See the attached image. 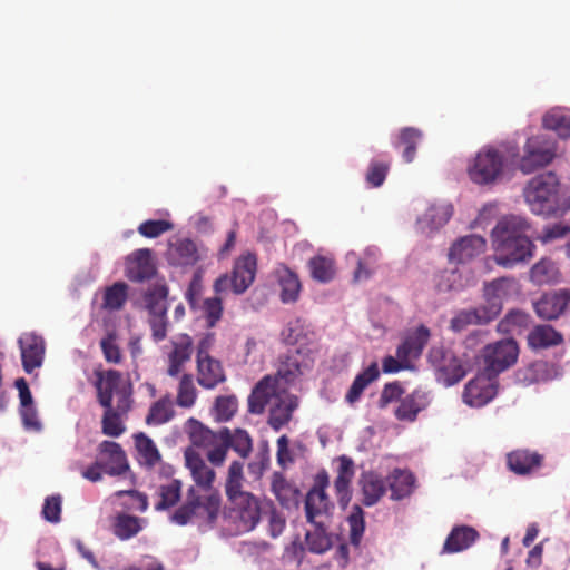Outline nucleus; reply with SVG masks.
<instances>
[{"label":"nucleus","mask_w":570,"mask_h":570,"mask_svg":"<svg viewBox=\"0 0 570 570\" xmlns=\"http://www.w3.org/2000/svg\"><path fill=\"white\" fill-rule=\"evenodd\" d=\"M177 404L180 407H191L196 401V389L190 374H184L178 385Z\"/></svg>","instance_id":"55"},{"label":"nucleus","mask_w":570,"mask_h":570,"mask_svg":"<svg viewBox=\"0 0 570 570\" xmlns=\"http://www.w3.org/2000/svg\"><path fill=\"white\" fill-rule=\"evenodd\" d=\"M271 489L282 508L289 511L298 509L301 491L282 472L273 473Z\"/></svg>","instance_id":"21"},{"label":"nucleus","mask_w":570,"mask_h":570,"mask_svg":"<svg viewBox=\"0 0 570 570\" xmlns=\"http://www.w3.org/2000/svg\"><path fill=\"white\" fill-rule=\"evenodd\" d=\"M556 156V141L548 134H540L527 139L524 155L519 157L520 169L530 174L539 167L547 166Z\"/></svg>","instance_id":"7"},{"label":"nucleus","mask_w":570,"mask_h":570,"mask_svg":"<svg viewBox=\"0 0 570 570\" xmlns=\"http://www.w3.org/2000/svg\"><path fill=\"white\" fill-rule=\"evenodd\" d=\"M470 325H481L473 307L460 309L450 322V328L455 333L465 331Z\"/></svg>","instance_id":"58"},{"label":"nucleus","mask_w":570,"mask_h":570,"mask_svg":"<svg viewBox=\"0 0 570 570\" xmlns=\"http://www.w3.org/2000/svg\"><path fill=\"white\" fill-rule=\"evenodd\" d=\"M470 325H481L473 307L460 309L450 322V328L455 333L465 331Z\"/></svg>","instance_id":"59"},{"label":"nucleus","mask_w":570,"mask_h":570,"mask_svg":"<svg viewBox=\"0 0 570 570\" xmlns=\"http://www.w3.org/2000/svg\"><path fill=\"white\" fill-rule=\"evenodd\" d=\"M519 356V346L513 338H503L488 344L482 350L483 371L492 377L510 368Z\"/></svg>","instance_id":"5"},{"label":"nucleus","mask_w":570,"mask_h":570,"mask_svg":"<svg viewBox=\"0 0 570 570\" xmlns=\"http://www.w3.org/2000/svg\"><path fill=\"white\" fill-rule=\"evenodd\" d=\"M281 299L283 303H294L297 301L301 291V283L295 273L285 268L279 274Z\"/></svg>","instance_id":"46"},{"label":"nucleus","mask_w":570,"mask_h":570,"mask_svg":"<svg viewBox=\"0 0 570 570\" xmlns=\"http://www.w3.org/2000/svg\"><path fill=\"white\" fill-rule=\"evenodd\" d=\"M239 507V519L247 530H253L259 522L262 514L265 513L267 507L261 500L249 492L239 494L237 502Z\"/></svg>","instance_id":"25"},{"label":"nucleus","mask_w":570,"mask_h":570,"mask_svg":"<svg viewBox=\"0 0 570 570\" xmlns=\"http://www.w3.org/2000/svg\"><path fill=\"white\" fill-rule=\"evenodd\" d=\"M312 525L314 527V531H307L305 534L306 546L313 553H325L333 544L332 538L327 532L328 525L326 522H317Z\"/></svg>","instance_id":"40"},{"label":"nucleus","mask_w":570,"mask_h":570,"mask_svg":"<svg viewBox=\"0 0 570 570\" xmlns=\"http://www.w3.org/2000/svg\"><path fill=\"white\" fill-rule=\"evenodd\" d=\"M517 282L513 277H500L484 284L483 302L473 307L479 323L487 325L494 321L502 311L503 298L514 292Z\"/></svg>","instance_id":"4"},{"label":"nucleus","mask_w":570,"mask_h":570,"mask_svg":"<svg viewBox=\"0 0 570 570\" xmlns=\"http://www.w3.org/2000/svg\"><path fill=\"white\" fill-rule=\"evenodd\" d=\"M181 481L173 479L167 484L159 487V502L155 505L157 511H166L176 505L181 498Z\"/></svg>","instance_id":"45"},{"label":"nucleus","mask_w":570,"mask_h":570,"mask_svg":"<svg viewBox=\"0 0 570 570\" xmlns=\"http://www.w3.org/2000/svg\"><path fill=\"white\" fill-rule=\"evenodd\" d=\"M423 134L415 127H404L400 130L396 137H392V145L397 148L400 145H404L402 157L407 164L412 163L416 156V149L421 142Z\"/></svg>","instance_id":"36"},{"label":"nucleus","mask_w":570,"mask_h":570,"mask_svg":"<svg viewBox=\"0 0 570 570\" xmlns=\"http://www.w3.org/2000/svg\"><path fill=\"white\" fill-rule=\"evenodd\" d=\"M480 538L479 532L471 525H454L448 534L442 553H459L471 548Z\"/></svg>","instance_id":"20"},{"label":"nucleus","mask_w":570,"mask_h":570,"mask_svg":"<svg viewBox=\"0 0 570 570\" xmlns=\"http://www.w3.org/2000/svg\"><path fill=\"white\" fill-rule=\"evenodd\" d=\"M174 414L169 397L164 396L151 404L146 416V423L155 426L163 425L169 422Z\"/></svg>","instance_id":"44"},{"label":"nucleus","mask_w":570,"mask_h":570,"mask_svg":"<svg viewBox=\"0 0 570 570\" xmlns=\"http://www.w3.org/2000/svg\"><path fill=\"white\" fill-rule=\"evenodd\" d=\"M174 348L168 355L169 366L167 373L169 376H177L183 365L189 361L191 356L193 341L189 335L183 334L179 342H174Z\"/></svg>","instance_id":"38"},{"label":"nucleus","mask_w":570,"mask_h":570,"mask_svg":"<svg viewBox=\"0 0 570 570\" xmlns=\"http://www.w3.org/2000/svg\"><path fill=\"white\" fill-rule=\"evenodd\" d=\"M386 481L391 499L401 501L412 493L415 478L410 471L396 468L387 475Z\"/></svg>","instance_id":"33"},{"label":"nucleus","mask_w":570,"mask_h":570,"mask_svg":"<svg viewBox=\"0 0 570 570\" xmlns=\"http://www.w3.org/2000/svg\"><path fill=\"white\" fill-rule=\"evenodd\" d=\"M311 276L320 283H328L334 276V265L332 259L317 255L308 262Z\"/></svg>","instance_id":"48"},{"label":"nucleus","mask_w":570,"mask_h":570,"mask_svg":"<svg viewBox=\"0 0 570 570\" xmlns=\"http://www.w3.org/2000/svg\"><path fill=\"white\" fill-rule=\"evenodd\" d=\"M358 484L363 494L362 503L365 507L375 505L386 492V482L379 473L364 471L360 475Z\"/></svg>","instance_id":"27"},{"label":"nucleus","mask_w":570,"mask_h":570,"mask_svg":"<svg viewBox=\"0 0 570 570\" xmlns=\"http://www.w3.org/2000/svg\"><path fill=\"white\" fill-rule=\"evenodd\" d=\"M135 443L141 464L153 468L160 461V453L155 442L148 435L142 432L135 434Z\"/></svg>","instance_id":"42"},{"label":"nucleus","mask_w":570,"mask_h":570,"mask_svg":"<svg viewBox=\"0 0 570 570\" xmlns=\"http://www.w3.org/2000/svg\"><path fill=\"white\" fill-rule=\"evenodd\" d=\"M524 198L535 215L559 216L570 209L569 189L552 171L533 177L524 189Z\"/></svg>","instance_id":"1"},{"label":"nucleus","mask_w":570,"mask_h":570,"mask_svg":"<svg viewBox=\"0 0 570 570\" xmlns=\"http://www.w3.org/2000/svg\"><path fill=\"white\" fill-rule=\"evenodd\" d=\"M96 376L95 387L97 390L99 404L105 411L114 410V393L119 386L121 373L117 370H108L107 372L97 371Z\"/></svg>","instance_id":"23"},{"label":"nucleus","mask_w":570,"mask_h":570,"mask_svg":"<svg viewBox=\"0 0 570 570\" xmlns=\"http://www.w3.org/2000/svg\"><path fill=\"white\" fill-rule=\"evenodd\" d=\"M155 273L151 249L139 248L126 258L125 274L129 281L141 283L150 279Z\"/></svg>","instance_id":"15"},{"label":"nucleus","mask_w":570,"mask_h":570,"mask_svg":"<svg viewBox=\"0 0 570 570\" xmlns=\"http://www.w3.org/2000/svg\"><path fill=\"white\" fill-rule=\"evenodd\" d=\"M514 376L518 383L529 386L531 384L560 379L562 371L557 364L539 360L520 367Z\"/></svg>","instance_id":"14"},{"label":"nucleus","mask_w":570,"mask_h":570,"mask_svg":"<svg viewBox=\"0 0 570 570\" xmlns=\"http://www.w3.org/2000/svg\"><path fill=\"white\" fill-rule=\"evenodd\" d=\"M380 377V368L377 362H372L367 367L356 374L346 395L345 401L348 404L356 403L364 390Z\"/></svg>","instance_id":"34"},{"label":"nucleus","mask_w":570,"mask_h":570,"mask_svg":"<svg viewBox=\"0 0 570 570\" xmlns=\"http://www.w3.org/2000/svg\"><path fill=\"white\" fill-rule=\"evenodd\" d=\"M405 389L399 381L389 382L383 386L377 405L385 409L390 403L397 402L403 399Z\"/></svg>","instance_id":"62"},{"label":"nucleus","mask_w":570,"mask_h":570,"mask_svg":"<svg viewBox=\"0 0 570 570\" xmlns=\"http://www.w3.org/2000/svg\"><path fill=\"white\" fill-rule=\"evenodd\" d=\"M168 287L165 284H159L150 287L144 295L146 309L151 316H165L168 312Z\"/></svg>","instance_id":"39"},{"label":"nucleus","mask_w":570,"mask_h":570,"mask_svg":"<svg viewBox=\"0 0 570 570\" xmlns=\"http://www.w3.org/2000/svg\"><path fill=\"white\" fill-rule=\"evenodd\" d=\"M553 263L549 259H541L535 263L531 271L530 277L537 284L549 283L553 277Z\"/></svg>","instance_id":"64"},{"label":"nucleus","mask_w":570,"mask_h":570,"mask_svg":"<svg viewBox=\"0 0 570 570\" xmlns=\"http://www.w3.org/2000/svg\"><path fill=\"white\" fill-rule=\"evenodd\" d=\"M197 363V382L206 389L213 390L218 384L226 381V375L222 363L214 357H205L196 360Z\"/></svg>","instance_id":"24"},{"label":"nucleus","mask_w":570,"mask_h":570,"mask_svg":"<svg viewBox=\"0 0 570 570\" xmlns=\"http://www.w3.org/2000/svg\"><path fill=\"white\" fill-rule=\"evenodd\" d=\"M298 406L297 396L289 395L271 407L268 425L276 432L281 431L291 420L293 412Z\"/></svg>","instance_id":"35"},{"label":"nucleus","mask_w":570,"mask_h":570,"mask_svg":"<svg viewBox=\"0 0 570 570\" xmlns=\"http://www.w3.org/2000/svg\"><path fill=\"white\" fill-rule=\"evenodd\" d=\"M519 159V146L514 141L502 144L499 148H482L469 167L470 179L480 186L498 183L504 171Z\"/></svg>","instance_id":"2"},{"label":"nucleus","mask_w":570,"mask_h":570,"mask_svg":"<svg viewBox=\"0 0 570 570\" xmlns=\"http://www.w3.org/2000/svg\"><path fill=\"white\" fill-rule=\"evenodd\" d=\"M167 259L173 266H194L199 259L197 246L189 238L178 239L176 243L169 245Z\"/></svg>","instance_id":"28"},{"label":"nucleus","mask_w":570,"mask_h":570,"mask_svg":"<svg viewBox=\"0 0 570 570\" xmlns=\"http://www.w3.org/2000/svg\"><path fill=\"white\" fill-rule=\"evenodd\" d=\"M184 456L185 465L190 471L195 483L205 490L210 489L216 476L215 471L206 465L202 455L193 448H187Z\"/></svg>","instance_id":"22"},{"label":"nucleus","mask_w":570,"mask_h":570,"mask_svg":"<svg viewBox=\"0 0 570 570\" xmlns=\"http://www.w3.org/2000/svg\"><path fill=\"white\" fill-rule=\"evenodd\" d=\"M62 498L60 494H52L45 499L41 515L50 523H58L61 520Z\"/></svg>","instance_id":"63"},{"label":"nucleus","mask_w":570,"mask_h":570,"mask_svg":"<svg viewBox=\"0 0 570 570\" xmlns=\"http://www.w3.org/2000/svg\"><path fill=\"white\" fill-rule=\"evenodd\" d=\"M543 455L535 451L521 449L508 454L507 464L509 469L518 475H528L534 469L541 466Z\"/></svg>","instance_id":"29"},{"label":"nucleus","mask_w":570,"mask_h":570,"mask_svg":"<svg viewBox=\"0 0 570 570\" xmlns=\"http://www.w3.org/2000/svg\"><path fill=\"white\" fill-rule=\"evenodd\" d=\"M99 452L107 458H100L104 473L110 476H119L129 470V463L121 445L114 441L105 440L99 444Z\"/></svg>","instance_id":"16"},{"label":"nucleus","mask_w":570,"mask_h":570,"mask_svg":"<svg viewBox=\"0 0 570 570\" xmlns=\"http://www.w3.org/2000/svg\"><path fill=\"white\" fill-rule=\"evenodd\" d=\"M531 226L527 218L519 215H509L498 220L491 232L493 246L513 242L517 238L530 237L529 230Z\"/></svg>","instance_id":"12"},{"label":"nucleus","mask_w":570,"mask_h":570,"mask_svg":"<svg viewBox=\"0 0 570 570\" xmlns=\"http://www.w3.org/2000/svg\"><path fill=\"white\" fill-rule=\"evenodd\" d=\"M119 498H126L122 507L128 510L145 512L148 509V497L137 490H121L116 493Z\"/></svg>","instance_id":"56"},{"label":"nucleus","mask_w":570,"mask_h":570,"mask_svg":"<svg viewBox=\"0 0 570 570\" xmlns=\"http://www.w3.org/2000/svg\"><path fill=\"white\" fill-rule=\"evenodd\" d=\"M570 304V289L560 288L542 294L533 303V308L538 317L544 321L559 318Z\"/></svg>","instance_id":"11"},{"label":"nucleus","mask_w":570,"mask_h":570,"mask_svg":"<svg viewBox=\"0 0 570 570\" xmlns=\"http://www.w3.org/2000/svg\"><path fill=\"white\" fill-rule=\"evenodd\" d=\"M428 360L435 371L436 381L445 386L459 383L466 374L461 360L443 346H432Z\"/></svg>","instance_id":"6"},{"label":"nucleus","mask_w":570,"mask_h":570,"mask_svg":"<svg viewBox=\"0 0 570 570\" xmlns=\"http://www.w3.org/2000/svg\"><path fill=\"white\" fill-rule=\"evenodd\" d=\"M328 485L330 475L326 470L322 469L315 474L313 485L304 499L305 517L309 524L328 523L332 518L334 503L326 492Z\"/></svg>","instance_id":"3"},{"label":"nucleus","mask_w":570,"mask_h":570,"mask_svg":"<svg viewBox=\"0 0 570 570\" xmlns=\"http://www.w3.org/2000/svg\"><path fill=\"white\" fill-rule=\"evenodd\" d=\"M430 330L425 325H420L416 330L406 336L396 347V356L400 360L410 361L421 356L430 338Z\"/></svg>","instance_id":"26"},{"label":"nucleus","mask_w":570,"mask_h":570,"mask_svg":"<svg viewBox=\"0 0 570 570\" xmlns=\"http://www.w3.org/2000/svg\"><path fill=\"white\" fill-rule=\"evenodd\" d=\"M101 429L105 435L119 438L126 430L120 415L115 410L105 411L101 420Z\"/></svg>","instance_id":"61"},{"label":"nucleus","mask_w":570,"mask_h":570,"mask_svg":"<svg viewBox=\"0 0 570 570\" xmlns=\"http://www.w3.org/2000/svg\"><path fill=\"white\" fill-rule=\"evenodd\" d=\"M494 261L499 266L513 268L519 264L528 263L534 253L535 245L530 237L517 238L510 243L493 246Z\"/></svg>","instance_id":"8"},{"label":"nucleus","mask_w":570,"mask_h":570,"mask_svg":"<svg viewBox=\"0 0 570 570\" xmlns=\"http://www.w3.org/2000/svg\"><path fill=\"white\" fill-rule=\"evenodd\" d=\"M128 286L124 282H116L109 286L104 295V307L108 309H119L127 299Z\"/></svg>","instance_id":"50"},{"label":"nucleus","mask_w":570,"mask_h":570,"mask_svg":"<svg viewBox=\"0 0 570 570\" xmlns=\"http://www.w3.org/2000/svg\"><path fill=\"white\" fill-rule=\"evenodd\" d=\"M485 239L476 234H470L456 239L449 249L452 263L464 264L484 252Z\"/></svg>","instance_id":"17"},{"label":"nucleus","mask_w":570,"mask_h":570,"mask_svg":"<svg viewBox=\"0 0 570 570\" xmlns=\"http://www.w3.org/2000/svg\"><path fill=\"white\" fill-rule=\"evenodd\" d=\"M207 328H213L220 321L224 312L223 301L218 296L207 297L200 306Z\"/></svg>","instance_id":"51"},{"label":"nucleus","mask_w":570,"mask_h":570,"mask_svg":"<svg viewBox=\"0 0 570 570\" xmlns=\"http://www.w3.org/2000/svg\"><path fill=\"white\" fill-rule=\"evenodd\" d=\"M18 345L21 352L22 367L26 373L31 374L36 368L42 366L46 343L41 335L35 332L23 333L18 340Z\"/></svg>","instance_id":"10"},{"label":"nucleus","mask_w":570,"mask_h":570,"mask_svg":"<svg viewBox=\"0 0 570 570\" xmlns=\"http://www.w3.org/2000/svg\"><path fill=\"white\" fill-rule=\"evenodd\" d=\"M220 442H225L228 450H234L240 458L246 459L253 451V440L244 429H235L232 432L228 428L218 431Z\"/></svg>","instance_id":"32"},{"label":"nucleus","mask_w":570,"mask_h":570,"mask_svg":"<svg viewBox=\"0 0 570 570\" xmlns=\"http://www.w3.org/2000/svg\"><path fill=\"white\" fill-rule=\"evenodd\" d=\"M214 410L217 422H228L237 411V397L235 395L217 396Z\"/></svg>","instance_id":"53"},{"label":"nucleus","mask_w":570,"mask_h":570,"mask_svg":"<svg viewBox=\"0 0 570 570\" xmlns=\"http://www.w3.org/2000/svg\"><path fill=\"white\" fill-rule=\"evenodd\" d=\"M453 205L451 203L432 204L416 218L415 228L425 236L439 232L452 217Z\"/></svg>","instance_id":"13"},{"label":"nucleus","mask_w":570,"mask_h":570,"mask_svg":"<svg viewBox=\"0 0 570 570\" xmlns=\"http://www.w3.org/2000/svg\"><path fill=\"white\" fill-rule=\"evenodd\" d=\"M389 170V161L372 159L367 167L365 180L371 187L379 188L384 184Z\"/></svg>","instance_id":"54"},{"label":"nucleus","mask_w":570,"mask_h":570,"mask_svg":"<svg viewBox=\"0 0 570 570\" xmlns=\"http://www.w3.org/2000/svg\"><path fill=\"white\" fill-rule=\"evenodd\" d=\"M498 386V377H492L482 370L466 383L462 395L463 401L471 407H482L495 397Z\"/></svg>","instance_id":"9"},{"label":"nucleus","mask_w":570,"mask_h":570,"mask_svg":"<svg viewBox=\"0 0 570 570\" xmlns=\"http://www.w3.org/2000/svg\"><path fill=\"white\" fill-rule=\"evenodd\" d=\"M244 463L242 461H233L228 468V475L225 483L226 495L229 501L237 502L239 494L245 493L242 490Z\"/></svg>","instance_id":"43"},{"label":"nucleus","mask_w":570,"mask_h":570,"mask_svg":"<svg viewBox=\"0 0 570 570\" xmlns=\"http://www.w3.org/2000/svg\"><path fill=\"white\" fill-rule=\"evenodd\" d=\"M276 381L266 375L261 379L253 387L248 396V412L252 414H262L265 411L267 403L275 393Z\"/></svg>","instance_id":"30"},{"label":"nucleus","mask_w":570,"mask_h":570,"mask_svg":"<svg viewBox=\"0 0 570 570\" xmlns=\"http://www.w3.org/2000/svg\"><path fill=\"white\" fill-rule=\"evenodd\" d=\"M140 531L139 519L134 515L120 513L114 524V533L121 540H128Z\"/></svg>","instance_id":"49"},{"label":"nucleus","mask_w":570,"mask_h":570,"mask_svg":"<svg viewBox=\"0 0 570 570\" xmlns=\"http://www.w3.org/2000/svg\"><path fill=\"white\" fill-rule=\"evenodd\" d=\"M530 323V314L521 309H511L499 322L498 328L502 332H512L517 328L528 327Z\"/></svg>","instance_id":"52"},{"label":"nucleus","mask_w":570,"mask_h":570,"mask_svg":"<svg viewBox=\"0 0 570 570\" xmlns=\"http://www.w3.org/2000/svg\"><path fill=\"white\" fill-rule=\"evenodd\" d=\"M431 403L430 394L421 389L414 390L401 400L394 411V415L402 422H414L420 412L425 410Z\"/></svg>","instance_id":"19"},{"label":"nucleus","mask_w":570,"mask_h":570,"mask_svg":"<svg viewBox=\"0 0 570 570\" xmlns=\"http://www.w3.org/2000/svg\"><path fill=\"white\" fill-rule=\"evenodd\" d=\"M337 475L334 480L335 489H344L351 487L352 479L354 476V461L347 455L338 456Z\"/></svg>","instance_id":"57"},{"label":"nucleus","mask_w":570,"mask_h":570,"mask_svg":"<svg viewBox=\"0 0 570 570\" xmlns=\"http://www.w3.org/2000/svg\"><path fill=\"white\" fill-rule=\"evenodd\" d=\"M277 374L285 383H293L299 375L303 374L301 362L297 355H287L282 361Z\"/></svg>","instance_id":"60"},{"label":"nucleus","mask_w":570,"mask_h":570,"mask_svg":"<svg viewBox=\"0 0 570 570\" xmlns=\"http://www.w3.org/2000/svg\"><path fill=\"white\" fill-rule=\"evenodd\" d=\"M346 520L350 525V542L357 548L365 532V512L363 508L360 504H353Z\"/></svg>","instance_id":"47"},{"label":"nucleus","mask_w":570,"mask_h":570,"mask_svg":"<svg viewBox=\"0 0 570 570\" xmlns=\"http://www.w3.org/2000/svg\"><path fill=\"white\" fill-rule=\"evenodd\" d=\"M542 125L562 139L570 138V111L564 108L554 107L548 110L542 118Z\"/></svg>","instance_id":"37"},{"label":"nucleus","mask_w":570,"mask_h":570,"mask_svg":"<svg viewBox=\"0 0 570 570\" xmlns=\"http://www.w3.org/2000/svg\"><path fill=\"white\" fill-rule=\"evenodd\" d=\"M257 261L252 253L242 255L236 259L232 272V289L235 294H243L254 282Z\"/></svg>","instance_id":"18"},{"label":"nucleus","mask_w":570,"mask_h":570,"mask_svg":"<svg viewBox=\"0 0 570 570\" xmlns=\"http://www.w3.org/2000/svg\"><path fill=\"white\" fill-rule=\"evenodd\" d=\"M186 431L189 435L190 442L195 446H208L214 444L216 441H219L218 431H212L194 417L187 420Z\"/></svg>","instance_id":"41"},{"label":"nucleus","mask_w":570,"mask_h":570,"mask_svg":"<svg viewBox=\"0 0 570 570\" xmlns=\"http://www.w3.org/2000/svg\"><path fill=\"white\" fill-rule=\"evenodd\" d=\"M527 340L529 347L537 351L561 344L563 342V336L552 325L540 324L531 328Z\"/></svg>","instance_id":"31"}]
</instances>
